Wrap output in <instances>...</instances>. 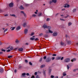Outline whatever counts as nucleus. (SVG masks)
Here are the masks:
<instances>
[{"instance_id": "nucleus-4", "label": "nucleus", "mask_w": 78, "mask_h": 78, "mask_svg": "<svg viewBox=\"0 0 78 78\" xmlns=\"http://www.w3.org/2000/svg\"><path fill=\"white\" fill-rule=\"evenodd\" d=\"M25 34H27L28 33V29H26L24 30Z\"/></svg>"}, {"instance_id": "nucleus-17", "label": "nucleus", "mask_w": 78, "mask_h": 78, "mask_svg": "<svg viewBox=\"0 0 78 78\" xmlns=\"http://www.w3.org/2000/svg\"><path fill=\"white\" fill-rule=\"evenodd\" d=\"M76 9H73V12H75L76 11Z\"/></svg>"}, {"instance_id": "nucleus-14", "label": "nucleus", "mask_w": 78, "mask_h": 78, "mask_svg": "<svg viewBox=\"0 0 78 78\" xmlns=\"http://www.w3.org/2000/svg\"><path fill=\"white\" fill-rule=\"evenodd\" d=\"M45 33H46V34H48V33H49V30H46L45 31Z\"/></svg>"}, {"instance_id": "nucleus-57", "label": "nucleus", "mask_w": 78, "mask_h": 78, "mask_svg": "<svg viewBox=\"0 0 78 78\" xmlns=\"http://www.w3.org/2000/svg\"><path fill=\"white\" fill-rule=\"evenodd\" d=\"M35 14H37V12H35Z\"/></svg>"}, {"instance_id": "nucleus-39", "label": "nucleus", "mask_w": 78, "mask_h": 78, "mask_svg": "<svg viewBox=\"0 0 78 78\" xmlns=\"http://www.w3.org/2000/svg\"><path fill=\"white\" fill-rule=\"evenodd\" d=\"M47 58V57H46V56H44V59H46Z\"/></svg>"}, {"instance_id": "nucleus-54", "label": "nucleus", "mask_w": 78, "mask_h": 78, "mask_svg": "<svg viewBox=\"0 0 78 78\" xmlns=\"http://www.w3.org/2000/svg\"><path fill=\"white\" fill-rule=\"evenodd\" d=\"M64 59V57H62L61 58V60H63V59Z\"/></svg>"}, {"instance_id": "nucleus-30", "label": "nucleus", "mask_w": 78, "mask_h": 78, "mask_svg": "<svg viewBox=\"0 0 78 78\" xmlns=\"http://www.w3.org/2000/svg\"><path fill=\"white\" fill-rule=\"evenodd\" d=\"M3 69L0 70V72H1V73H2V72H3Z\"/></svg>"}, {"instance_id": "nucleus-43", "label": "nucleus", "mask_w": 78, "mask_h": 78, "mask_svg": "<svg viewBox=\"0 0 78 78\" xmlns=\"http://www.w3.org/2000/svg\"><path fill=\"white\" fill-rule=\"evenodd\" d=\"M69 7H70V5H67V7L69 8Z\"/></svg>"}, {"instance_id": "nucleus-48", "label": "nucleus", "mask_w": 78, "mask_h": 78, "mask_svg": "<svg viewBox=\"0 0 78 78\" xmlns=\"http://www.w3.org/2000/svg\"><path fill=\"white\" fill-rule=\"evenodd\" d=\"M38 40V38H36L35 39V41H37Z\"/></svg>"}, {"instance_id": "nucleus-19", "label": "nucleus", "mask_w": 78, "mask_h": 78, "mask_svg": "<svg viewBox=\"0 0 78 78\" xmlns=\"http://www.w3.org/2000/svg\"><path fill=\"white\" fill-rule=\"evenodd\" d=\"M35 39V38L33 37H31L30 38V40H32V41H33V40H34Z\"/></svg>"}, {"instance_id": "nucleus-61", "label": "nucleus", "mask_w": 78, "mask_h": 78, "mask_svg": "<svg viewBox=\"0 0 78 78\" xmlns=\"http://www.w3.org/2000/svg\"><path fill=\"white\" fill-rule=\"evenodd\" d=\"M9 48H10V47H9L7 48V49H9Z\"/></svg>"}, {"instance_id": "nucleus-10", "label": "nucleus", "mask_w": 78, "mask_h": 78, "mask_svg": "<svg viewBox=\"0 0 78 78\" xmlns=\"http://www.w3.org/2000/svg\"><path fill=\"white\" fill-rule=\"evenodd\" d=\"M18 50H19V51H23V48H20Z\"/></svg>"}, {"instance_id": "nucleus-64", "label": "nucleus", "mask_w": 78, "mask_h": 78, "mask_svg": "<svg viewBox=\"0 0 78 78\" xmlns=\"http://www.w3.org/2000/svg\"><path fill=\"white\" fill-rule=\"evenodd\" d=\"M2 53H3V52H0V54H2Z\"/></svg>"}, {"instance_id": "nucleus-5", "label": "nucleus", "mask_w": 78, "mask_h": 78, "mask_svg": "<svg viewBox=\"0 0 78 78\" xmlns=\"http://www.w3.org/2000/svg\"><path fill=\"white\" fill-rule=\"evenodd\" d=\"M13 3L12 2L9 4V6L10 7H12V6H13Z\"/></svg>"}, {"instance_id": "nucleus-32", "label": "nucleus", "mask_w": 78, "mask_h": 78, "mask_svg": "<svg viewBox=\"0 0 78 78\" xmlns=\"http://www.w3.org/2000/svg\"><path fill=\"white\" fill-rule=\"evenodd\" d=\"M10 50H13V47H11L10 48Z\"/></svg>"}, {"instance_id": "nucleus-3", "label": "nucleus", "mask_w": 78, "mask_h": 78, "mask_svg": "<svg viewBox=\"0 0 78 78\" xmlns=\"http://www.w3.org/2000/svg\"><path fill=\"white\" fill-rule=\"evenodd\" d=\"M42 27L43 28H44V29H45V28H47V26L45 25V24L43 25Z\"/></svg>"}, {"instance_id": "nucleus-2", "label": "nucleus", "mask_w": 78, "mask_h": 78, "mask_svg": "<svg viewBox=\"0 0 78 78\" xmlns=\"http://www.w3.org/2000/svg\"><path fill=\"white\" fill-rule=\"evenodd\" d=\"M52 2L54 3H56V0H52V1H50V3L51 4Z\"/></svg>"}, {"instance_id": "nucleus-28", "label": "nucleus", "mask_w": 78, "mask_h": 78, "mask_svg": "<svg viewBox=\"0 0 78 78\" xmlns=\"http://www.w3.org/2000/svg\"><path fill=\"white\" fill-rule=\"evenodd\" d=\"M34 33H32L31 34H30V36H33V35H34Z\"/></svg>"}, {"instance_id": "nucleus-18", "label": "nucleus", "mask_w": 78, "mask_h": 78, "mask_svg": "<svg viewBox=\"0 0 78 78\" xmlns=\"http://www.w3.org/2000/svg\"><path fill=\"white\" fill-rule=\"evenodd\" d=\"M51 27H50V26H48L47 27V28H48V30H50V29H51Z\"/></svg>"}, {"instance_id": "nucleus-46", "label": "nucleus", "mask_w": 78, "mask_h": 78, "mask_svg": "<svg viewBox=\"0 0 78 78\" xmlns=\"http://www.w3.org/2000/svg\"><path fill=\"white\" fill-rule=\"evenodd\" d=\"M37 72H36L35 73V75H37Z\"/></svg>"}, {"instance_id": "nucleus-55", "label": "nucleus", "mask_w": 78, "mask_h": 78, "mask_svg": "<svg viewBox=\"0 0 78 78\" xmlns=\"http://www.w3.org/2000/svg\"><path fill=\"white\" fill-rule=\"evenodd\" d=\"M60 19L61 20H62V21H64V20L63 19Z\"/></svg>"}, {"instance_id": "nucleus-35", "label": "nucleus", "mask_w": 78, "mask_h": 78, "mask_svg": "<svg viewBox=\"0 0 78 78\" xmlns=\"http://www.w3.org/2000/svg\"><path fill=\"white\" fill-rule=\"evenodd\" d=\"M8 30V29H6L4 31V33H5V32H6V31H7Z\"/></svg>"}, {"instance_id": "nucleus-15", "label": "nucleus", "mask_w": 78, "mask_h": 78, "mask_svg": "<svg viewBox=\"0 0 78 78\" xmlns=\"http://www.w3.org/2000/svg\"><path fill=\"white\" fill-rule=\"evenodd\" d=\"M53 32L50 30H49V33H53Z\"/></svg>"}, {"instance_id": "nucleus-25", "label": "nucleus", "mask_w": 78, "mask_h": 78, "mask_svg": "<svg viewBox=\"0 0 78 78\" xmlns=\"http://www.w3.org/2000/svg\"><path fill=\"white\" fill-rule=\"evenodd\" d=\"M26 75V73H24L22 74V75L23 76H25V75Z\"/></svg>"}, {"instance_id": "nucleus-9", "label": "nucleus", "mask_w": 78, "mask_h": 78, "mask_svg": "<svg viewBox=\"0 0 78 78\" xmlns=\"http://www.w3.org/2000/svg\"><path fill=\"white\" fill-rule=\"evenodd\" d=\"M19 8L20 9H24V8H23L22 6L19 7Z\"/></svg>"}, {"instance_id": "nucleus-21", "label": "nucleus", "mask_w": 78, "mask_h": 78, "mask_svg": "<svg viewBox=\"0 0 78 78\" xmlns=\"http://www.w3.org/2000/svg\"><path fill=\"white\" fill-rule=\"evenodd\" d=\"M45 67V65H42L41 66V68H43V67Z\"/></svg>"}, {"instance_id": "nucleus-36", "label": "nucleus", "mask_w": 78, "mask_h": 78, "mask_svg": "<svg viewBox=\"0 0 78 78\" xmlns=\"http://www.w3.org/2000/svg\"><path fill=\"white\" fill-rule=\"evenodd\" d=\"M67 69H68V70H69V66L68 65L67 66Z\"/></svg>"}, {"instance_id": "nucleus-6", "label": "nucleus", "mask_w": 78, "mask_h": 78, "mask_svg": "<svg viewBox=\"0 0 78 78\" xmlns=\"http://www.w3.org/2000/svg\"><path fill=\"white\" fill-rule=\"evenodd\" d=\"M21 13V14H24V16L25 17H26V16H27V15H26V14H25L24 12H23V11H21L20 12Z\"/></svg>"}, {"instance_id": "nucleus-12", "label": "nucleus", "mask_w": 78, "mask_h": 78, "mask_svg": "<svg viewBox=\"0 0 78 78\" xmlns=\"http://www.w3.org/2000/svg\"><path fill=\"white\" fill-rule=\"evenodd\" d=\"M20 29V26L18 27L16 29V30H19Z\"/></svg>"}, {"instance_id": "nucleus-37", "label": "nucleus", "mask_w": 78, "mask_h": 78, "mask_svg": "<svg viewBox=\"0 0 78 78\" xmlns=\"http://www.w3.org/2000/svg\"><path fill=\"white\" fill-rule=\"evenodd\" d=\"M42 35H43V34L42 33H41V34H39V36H42Z\"/></svg>"}, {"instance_id": "nucleus-58", "label": "nucleus", "mask_w": 78, "mask_h": 78, "mask_svg": "<svg viewBox=\"0 0 78 78\" xmlns=\"http://www.w3.org/2000/svg\"><path fill=\"white\" fill-rule=\"evenodd\" d=\"M58 14H59V13H57L55 15V16H57Z\"/></svg>"}, {"instance_id": "nucleus-26", "label": "nucleus", "mask_w": 78, "mask_h": 78, "mask_svg": "<svg viewBox=\"0 0 78 78\" xmlns=\"http://www.w3.org/2000/svg\"><path fill=\"white\" fill-rule=\"evenodd\" d=\"M12 56L11 55V56H8V58H12Z\"/></svg>"}, {"instance_id": "nucleus-20", "label": "nucleus", "mask_w": 78, "mask_h": 78, "mask_svg": "<svg viewBox=\"0 0 78 78\" xmlns=\"http://www.w3.org/2000/svg\"><path fill=\"white\" fill-rule=\"evenodd\" d=\"M42 14V13H40L38 14V16H41V15Z\"/></svg>"}, {"instance_id": "nucleus-41", "label": "nucleus", "mask_w": 78, "mask_h": 78, "mask_svg": "<svg viewBox=\"0 0 78 78\" xmlns=\"http://www.w3.org/2000/svg\"><path fill=\"white\" fill-rule=\"evenodd\" d=\"M36 78H40V77H39V76L37 75L36 76Z\"/></svg>"}, {"instance_id": "nucleus-24", "label": "nucleus", "mask_w": 78, "mask_h": 78, "mask_svg": "<svg viewBox=\"0 0 78 78\" xmlns=\"http://www.w3.org/2000/svg\"><path fill=\"white\" fill-rule=\"evenodd\" d=\"M10 16H13V17H15L16 16V15L14 14H12V15L10 14Z\"/></svg>"}, {"instance_id": "nucleus-11", "label": "nucleus", "mask_w": 78, "mask_h": 78, "mask_svg": "<svg viewBox=\"0 0 78 78\" xmlns=\"http://www.w3.org/2000/svg\"><path fill=\"white\" fill-rule=\"evenodd\" d=\"M15 28H16V27H12L10 28V29H11V30H12V31L14 30V29H15Z\"/></svg>"}, {"instance_id": "nucleus-56", "label": "nucleus", "mask_w": 78, "mask_h": 78, "mask_svg": "<svg viewBox=\"0 0 78 78\" xmlns=\"http://www.w3.org/2000/svg\"><path fill=\"white\" fill-rule=\"evenodd\" d=\"M26 75H27V76H28V75H29V73H27Z\"/></svg>"}, {"instance_id": "nucleus-29", "label": "nucleus", "mask_w": 78, "mask_h": 78, "mask_svg": "<svg viewBox=\"0 0 78 78\" xmlns=\"http://www.w3.org/2000/svg\"><path fill=\"white\" fill-rule=\"evenodd\" d=\"M72 25V23H68V26H70V25Z\"/></svg>"}, {"instance_id": "nucleus-49", "label": "nucleus", "mask_w": 78, "mask_h": 78, "mask_svg": "<svg viewBox=\"0 0 78 78\" xmlns=\"http://www.w3.org/2000/svg\"><path fill=\"white\" fill-rule=\"evenodd\" d=\"M8 16V15L7 14H6L4 15L5 16Z\"/></svg>"}, {"instance_id": "nucleus-33", "label": "nucleus", "mask_w": 78, "mask_h": 78, "mask_svg": "<svg viewBox=\"0 0 78 78\" xmlns=\"http://www.w3.org/2000/svg\"><path fill=\"white\" fill-rule=\"evenodd\" d=\"M32 16H33V17H36V15L34 14L32 15Z\"/></svg>"}, {"instance_id": "nucleus-62", "label": "nucleus", "mask_w": 78, "mask_h": 78, "mask_svg": "<svg viewBox=\"0 0 78 78\" xmlns=\"http://www.w3.org/2000/svg\"><path fill=\"white\" fill-rule=\"evenodd\" d=\"M16 42H19V41L16 40Z\"/></svg>"}, {"instance_id": "nucleus-45", "label": "nucleus", "mask_w": 78, "mask_h": 78, "mask_svg": "<svg viewBox=\"0 0 78 78\" xmlns=\"http://www.w3.org/2000/svg\"><path fill=\"white\" fill-rule=\"evenodd\" d=\"M2 51H5V50H4V49H2Z\"/></svg>"}, {"instance_id": "nucleus-16", "label": "nucleus", "mask_w": 78, "mask_h": 78, "mask_svg": "<svg viewBox=\"0 0 78 78\" xmlns=\"http://www.w3.org/2000/svg\"><path fill=\"white\" fill-rule=\"evenodd\" d=\"M76 61V58H73V59L71 60L72 62H73V61Z\"/></svg>"}, {"instance_id": "nucleus-60", "label": "nucleus", "mask_w": 78, "mask_h": 78, "mask_svg": "<svg viewBox=\"0 0 78 78\" xmlns=\"http://www.w3.org/2000/svg\"><path fill=\"white\" fill-rule=\"evenodd\" d=\"M55 78H58V76L55 77Z\"/></svg>"}, {"instance_id": "nucleus-42", "label": "nucleus", "mask_w": 78, "mask_h": 78, "mask_svg": "<svg viewBox=\"0 0 78 78\" xmlns=\"http://www.w3.org/2000/svg\"><path fill=\"white\" fill-rule=\"evenodd\" d=\"M50 20V19L47 18V21H49Z\"/></svg>"}, {"instance_id": "nucleus-27", "label": "nucleus", "mask_w": 78, "mask_h": 78, "mask_svg": "<svg viewBox=\"0 0 78 78\" xmlns=\"http://www.w3.org/2000/svg\"><path fill=\"white\" fill-rule=\"evenodd\" d=\"M78 70V69H74L73 70V72H76V70Z\"/></svg>"}, {"instance_id": "nucleus-7", "label": "nucleus", "mask_w": 78, "mask_h": 78, "mask_svg": "<svg viewBox=\"0 0 78 78\" xmlns=\"http://www.w3.org/2000/svg\"><path fill=\"white\" fill-rule=\"evenodd\" d=\"M57 32H55L53 34L54 36H57Z\"/></svg>"}, {"instance_id": "nucleus-13", "label": "nucleus", "mask_w": 78, "mask_h": 78, "mask_svg": "<svg viewBox=\"0 0 78 78\" xmlns=\"http://www.w3.org/2000/svg\"><path fill=\"white\" fill-rule=\"evenodd\" d=\"M27 25V23L26 22H25L23 23V27H25L26 25Z\"/></svg>"}, {"instance_id": "nucleus-22", "label": "nucleus", "mask_w": 78, "mask_h": 78, "mask_svg": "<svg viewBox=\"0 0 78 78\" xmlns=\"http://www.w3.org/2000/svg\"><path fill=\"white\" fill-rule=\"evenodd\" d=\"M63 75L64 76H66V72H64V73H63Z\"/></svg>"}, {"instance_id": "nucleus-1", "label": "nucleus", "mask_w": 78, "mask_h": 78, "mask_svg": "<svg viewBox=\"0 0 78 78\" xmlns=\"http://www.w3.org/2000/svg\"><path fill=\"white\" fill-rule=\"evenodd\" d=\"M65 61L66 62H67L70 61V59L69 58H66L65 60Z\"/></svg>"}, {"instance_id": "nucleus-63", "label": "nucleus", "mask_w": 78, "mask_h": 78, "mask_svg": "<svg viewBox=\"0 0 78 78\" xmlns=\"http://www.w3.org/2000/svg\"><path fill=\"white\" fill-rule=\"evenodd\" d=\"M17 72V70L16 69L15 70V72Z\"/></svg>"}, {"instance_id": "nucleus-40", "label": "nucleus", "mask_w": 78, "mask_h": 78, "mask_svg": "<svg viewBox=\"0 0 78 78\" xmlns=\"http://www.w3.org/2000/svg\"><path fill=\"white\" fill-rule=\"evenodd\" d=\"M52 56H56V55L54 54L52 55Z\"/></svg>"}, {"instance_id": "nucleus-59", "label": "nucleus", "mask_w": 78, "mask_h": 78, "mask_svg": "<svg viewBox=\"0 0 78 78\" xmlns=\"http://www.w3.org/2000/svg\"><path fill=\"white\" fill-rule=\"evenodd\" d=\"M26 6H28V4H26Z\"/></svg>"}, {"instance_id": "nucleus-38", "label": "nucleus", "mask_w": 78, "mask_h": 78, "mask_svg": "<svg viewBox=\"0 0 78 78\" xmlns=\"http://www.w3.org/2000/svg\"><path fill=\"white\" fill-rule=\"evenodd\" d=\"M51 78H54V76L53 75H52L51 76Z\"/></svg>"}, {"instance_id": "nucleus-23", "label": "nucleus", "mask_w": 78, "mask_h": 78, "mask_svg": "<svg viewBox=\"0 0 78 78\" xmlns=\"http://www.w3.org/2000/svg\"><path fill=\"white\" fill-rule=\"evenodd\" d=\"M61 59V57H57L56 58V59L58 60V59Z\"/></svg>"}, {"instance_id": "nucleus-51", "label": "nucleus", "mask_w": 78, "mask_h": 78, "mask_svg": "<svg viewBox=\"0 0 78 78\" xmlns=\"http://www.w3.org/2000/svg\"><path fill=\"white\" fill-rule=\"evenodd\" d=\"M67 5H65L64 6V8H67Z\"/></svg>"}, {"instance_id": "nucleus-44", "label": "nucleus", "mask_w": 78, "mask_h": 78, "mask_svg": "<svg viewBox=\"0 0 78 78\" xmlns=\"http://www.w3.org/2000/svg\"><path fill=\"white\" fill-rule=\"evenodd\" d=\"M10 49H8L7 51V52H9V51H10Z\"/></svg>"}, {"instance_id": "nucleus-50", "label": "nucleus", "mask_w": 78, "mask_h": 78, "mask_svg": "<svg viewBox=\"0 0 78 78\" xmlns=\"http://www.w3.org/2000/svg\"><path fill=\"white\" fill-rule=\"evenodd\" d=\"M31 78H34V76H33L31 77Z\"/></svg>"}, {"instance_id": "nucleus-52", "label": "nucleus", "mask_w": 78, "mask_h": 78, "mask_svg": "<svg viewBox=\"0 0 78 78\" xmlns=\"http://www.w3.org/2000/svg\"><path fill=\"white\" fill-rule=\"evenodd\" d=\"M25 62L26 63L28 62V61H27V60H25Z\"/></svg>"}, {"instance_id": "nucleus-34", "label": "nucleus", "mask_w": 78, "mask_h": 78, "mask_svg": "<svg viewBox=\"0 0 78 78\" xmlns=\"http://www.w3.org/2000/svg\"><path fill=\"white\" fill-rule=\"evenodd\" d=\"M55 57H52L51 58V59H52V60H54V59H55Z\"/></svg>"}, {"instance_id": "nucleus-8", "label": "nucleus", "mask_w": 78, "mask_h": 78, "mask_svg": "<svg viewBox=\"0 0 78 78\" xmlns=\"http://www.w3.org/2000/svg\"><path fill=\"white\" fill-rule=\"evenodd\" d=\"M51 61V59H49V58H48L46 60V62H50Z\"/></svg>"}, {"instance_id": "nucleus-53", "label": "nucleus", "mask_w": 78, "mask_h": 78, "mask_svg": "<svg viewBox=\"0 0 78 78\" xmlns=\"http://www.w3.org/2000/svg\"><path fill=\"white\" fill-rule=\"evenodd\" d=\"M42 58H41L40 60V61H42Z\"/></svg>"}, {"instance_id": "nucleus-31", "label": "nucleus", "mask_w": 78, "mask_h": 78, "mask_svg": "<svg viewBox=\"0 0 78 78\" xmlns=\"http://www.w3.org/2000/svg\"><path fill=\"white\" fill-rule=\"evenodd\" d=\"M64 43L62 42H61L60 43V44L61 45H64Z\"/></svg>"}, {"instance_id": "nucleus-47", "label": "nucleus", "mask_w": 78, "mask_h": 78, "mask_svg": "<svg viewBox=\"0 0 78 78\" xmlns=\"http://www.w3.org/2000/svg\"><path fill=\"white\" fill-rule=\"evenodd\" d=\"M29 64L31 66L32 65V63L31 62H29Z\"/></svg>"}]
</instances>
